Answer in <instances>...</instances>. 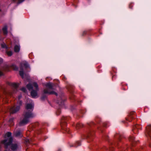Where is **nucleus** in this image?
I'll return each instance as SVG.
<instances>
[{
    "mask_svg": "<svg viewBox=\"0 0 151 151\" xmlns=\"http://www.w3.org/2000/svg\"><path fill=\"white\" fill-rule=\"evenodd\" d=\"M101 119L100 118L96 119L95 121L97 123V125L93 122L87 123L85 137L87 139L88 142L92 141L94 138L95 129L97 128L102 132V128L103 127H107V123L102 122H101Z\"/></svg>",
    "mask_w": 151,
    "mask_h": 151,
    "instance_id": "obj_1",
    "label": "nucleus"
},
{
    "mask_svg": "<svg viewBox=\"0 0 151 151\" xmlns=\"http://www.w3.org/2000/svg\"><path fill=\"white\" fill-rule=\"evenodd\" d=\"M56 96V102L59 107L57 109L56 114L59 115L61 113L60 108H65V102L66 100V97L65 95H55Z\"/></svg>",
    "mask_w": 151,
    "mask_h": 151,
    "instance_id": "obj_2",
    "label": "nucleus"
},
{
    "mask_svg": "<svg viewBox=\"0 0 151 151\" xmlns=\"http://www.w3.org/2000/svg\"><path fill=\"white\" fill-rule=\"evenodd\" d=\"M71 119V118L69 116H63L61 118V120L60 122V125L62 129V132L63 133H67L70 135L71 132L68 128H66L67 125V121H68ZM70 137L72 136L70 135Z\"/></svg>",
    "mask_w": 151,
    "mask_h": 151,
    "instance_id": "obj_3",
    "label": "nucleus"
},
{
    "mask_svg": "<svg viewBox=\"0 0 151 151\" xmlns=\"http://www.w3.org/2000/svg\"><path fill=\"white\" fill-rule=\"evenodd\" d=\"M13 138L11 137L9 139V141L7 142L6 139H4L1 141L2 143L4 144L6 147L8 146H11L10 148L13 151H15L18 149V145L17 143H13Z\"/></svg>",
    "mask_w": 151,
    "mask_h": 151,
    "instance_id": "obj_4",
    "label": "nucleus"
},
{
    "mask_svg": "<svg viewBox=\"0 0 151 151\" xmlns=\"http://www.w3.org/2000/svg\"><path fill=\"white\" fill-rule=\"evenodd\" d=\"M114 139L113 142H109L110 147H109L110 150L114 151V149L113 145L115 146H119V142H121L122 136L120 134L116 133L114 136Z\"/></svg>",
    "mask_w": 151,
    "mask_h": 151,
    "instance_id": "obj_5",
    "label": "nucleus"
},
{
    "mask_svg": "<svg viewBox=\"0 0 151 151\" xmlns=\"http://www.w3.org/2000/svg\"><path fill=\"white\" fill-rule=\"evenodd\" d=\"M34 108V106L31 104H27L25 107V110L23 114H27L33 117H35V114L33 112Z\"/></svg>",
    "mask_w": 151,
    "mask_h": 151,
    "instance_id": "obj_6",
    "label": "nucleus"
},
{
    "mask_svg": "<svg viewBox=\"0 0 151 151\" xmlns=\"http://www.w3.org/2000/svg\"><path fill=\"white\" fill-rule=\"evenodd\" d=\"M22 105V101H17L16 105L12 106L10 109V111L11 114H13L17 113L20 109V107Z\"/></svg>",
    "mask_w": 151,
    "mask_h": 151,
    "instance_id": "obj_7",
    "label": "nucleus"
},
{
    "mask_svg": "<svg viewBox=\"0 0 151 151\" xmlns=\"http://www.w3.org/2000/svg\"><path fill=\"white\" fill-rule=\"evenodd\" d=\"M46 86L47 88L44 90L45 93H48L50 94H57L54 91V89L53 85L50 83H47Z\"/></svg>",
    "mask_w": 151,
    "mask_h": 151,
    "instance_id": "obj_8",
    "label": "nucleus"
},
{
    "mask_svg": "<svg viewBox=\"0 0 151 151\" xmlns=\"http://www.w3.org/2000/svg\"><path fill=\"white\" fill-rule=\"evenodd\" d=\"M23 116L24 117L23 119L20 121L18 123V125L19 127L26 125L29 122V119L34 117L24 114H23Z\"/></svg>",
    "mask_w": 151,
    "mask_h": 151,
    "instance_id": "obj_9",
    "label": "nucleus"
},
{
    "mask_svg": "<svg viewBox=\"0 0 151 151\" xmlns=\"http://www.w3.org/2000/svg\"><path fill=\"white\" fill-rule=\"evenodd\" d=\"M145 135L148 139H151V126L148 125L146 127Z\"/></svg>",
    "mask_w": 151,
    "mask_h": 151,
    "instance_id": "obj_10",
    "label": "nucleus"
},
{
    "mask_svg": "<svg viewBox=\"0 0 151 151\" xmlns=\"http://www.w3.org/2000/svg\"><path fill=\"white\" fill-rule=\"evenodd\" d=\"M33 127L34 130H35L38 134H40L42 132V130L41 127L39 126L38 122H36L33 125Z\"/></svg>",
    "mask_w": 151,
    "mask_h": 151,
    "instance_id": "obj_11",
    "label": "nucleus"
},
{
    "mask_svg": "<svg viewBox=\"0 0 151 151\" xmlns=\"http://www.w3.org/2000/svg\"><path fill=\"white\" fill-rule=\"evenodd\" d=\"M136 116L134 111H132L129 113L128 114V117L126 118V119L127 121L130 122L133 119L136 118Z\"/></svg>",
    "mask_w": 151,
    "mask_h": 151,
    "instance_id": "obj_12",
    "label": "nucleus"
},
{
    "mask_svg": "<svg viewBox=\"0 0 151 151\" xmlns=\"http://www.w3.org/2000/svg\"><path fill=\"white\" fill-rule=\"evenodd\" d=\"M141 125L138 124H135L133 126L132 130L134 134H137L138 133V130L141 129Z\"/></svg>",
    "mask_w": 151,
    "mask_h": 151,
    "instance_id": "obj_13",
    "label": "nucleus"
},
{
    "mask_svg": "<svg viewBox=\"0 0 151 151\" xmlns=\"http://www.w3.org/2000/svg\"><path fill=\"white\" fill-rule=\"evenodd\" d=\"M5 138L4 139H6L7 142L9 141V139L11 137L13 138L12 136V133L10 132H7L4 136Z\"/></svg>",
    "mask_w": 151,
    "mask_h": 151,
    "instance_id": "obj_14",
    "label": "nucleus"
},
{
    "mask_svg": "<svg viewBox=\"0 0 151 151\" xmlns=\"http://www.w3.org/2000/svg\"><path fill=\"white\" fill-rule=\"evenodd\" d=\"M11 85L12 86L13 88V89H14L12 93H16L15 92L17 91V88L18 87V85L16 83H11Z\"/></svg>",
    "mask_w": 151,
    "mask_h": 151,
    "instance_id": "obj_15",
    "label": "nucleus"
},
{
    "mask_svg": "<svg viewBox=\"0 0 151 151\" xmlns=\"http://www.w3.org/2000/svg\"><path fill=\"white\" fill-rule=\"evenodd\" d=\"M129 141L132 142V146H134V145L137 142V141L135 140V138L134 137L130 136L129 138Z\"/></svg>",
    "mask_w": 151,
    "mask_h": 151,
    "instance_id": "obj_16",
    "label": "nucleus"
},
{
    "mask_svg": "<svg viewBox=\"0 0 151 151\" xmlns=\"http://www.w3.org/2000/svg\"><path fill=\"white\" fill-rule=\"evenodd\" d=\"M69 98L72 102L75 101L77 102H79L78 100L76 99L75 95H70V96H69Z\"/></svg>",
    "mask_w": 151,
    "mask_h": 151,
    "instance_id": "obj_17",
    "label": "nucleus"
},
{
    "mask_svg": "<svg viewBox=\"0 0 151 151\" xmlns=\"http://www.w3.org/2000/svg\"><path fill=\"white\" fill-rule=\"evenodd\" d=\"M81 145V141H77L74 144H72L71 145H70V147H77L78 146Z\"/></svg>",
    "mask_w": 151,
    "mask_h": 151,
    "instance_id": "obj_18",
    "label": "nucleus"
},
{
    "mask_svg": "<svg viewBox=\"0 0 151 151\" xmlns=\"http://www.w3.org/2000/svg\"><path fill=\"white\" fill-rule=\"evenodd\" d=\"M73 125L77 129H78L83 127V124L79 123H78L76 124H74Z\"/></svg>",
    "mask_w": 151,
    "mask_h": 151,
    "instance_id": "obj_19",
    "label": "nucleus"
},
{
    "mask_svg": "<svg viewBox=\"0 0 151 151\" xmlns=\"http://www.w3.org/2000/svg\"><path fill=\"white\" fill-rule=\"evenodd\" d=\"M7 29V27L6 25L4 26L2 29L3 33L5 35H6L8 34V31Z\"/></svg>",
    "mask_w": 151,
    "mask_h": 151,
    "instance_id": "obj_20",
    "label": "nucleus"
},
{
    "mask_svg": "<svg viewBox=\"0 0 151 151\" xmlns=\"http://www.w3.org/2000/svg\"><path fill=\"white\" fill-rule=\"evenodd\" d=\"M86 112L85 110H81L80 111V114H77L78 116L79 117H82L83 116V115Z\"/></svg>",
    "mask_w": 151,
    "mask_h": 151,
    "instance_id": "obj_21",
    "label": "nucleus"
},
{
    "mask_svg": "<svg viewBox=\"0 0 151 151\" xmlns=\"http://www.w3.org/2000/svg\"><path fill=\"white\" fill-rule=\"evenodd\" d=\"M67 88L68 90L70 91V92H72L73 91L74 88L73 86L70 85H68L67 86Z\"/></svg>",
    "mask_w": 151,
    "mask_h": 151,
    "instance_id": "obj_22",
    "label": "nucleus"
},
{
    "mask_svg": "<svg viewBox=\"0 0 151 151\" xmlns=\"http://www.w3.org/2000/svg\"><path fill=\"white\" fill-rule=\"evenodd\" d=\"M14 50L15 52H18L20 50L19 46L17 45H16L14 46Z\"/></svg>",
    "mask_w": 151,
    "mask_h": 151,
    "instance_id": "obj_23",
    "label": "nucleus"
},
{
    "mask_svg": "<svg viewBox=\"0 0 151 151\" xmlns=\"http://www.w3.org/2000/svg\"><path fill=\"white\" fill-rule=\"evenodd\" d=\"M15 136L17 137H22V135L21 132L19 131L16 132L15 133Z\"/></svg>",
    "mask_w": 151,
    "mask_h": 151,
    "instance_id": "obj_24",
    "label": "nucleus"
},
{
    "mask_svg": "<svg viewBox=\"0 0 151 151\" xmlns=\"http://www.w3.org/2000/svg\"><path fill=\"white\" fill-rule=\"evenodd\" d=\"M22 65L24 66L26 68H27L29 67L28 63L26 61H24L22 63Z\"/></svg>",
    "mask_w": 151,
    "mask_h": 151,
    "instance_id": "obj_25",
    "label": "nucleus"
},
{
    "mask_svg": "<svg viewBox=\"0 0 151 151\" xmlns=\"http://www.w3.org/2000/svg\"><path fill=\"white\" fill-rule=\"evenodd\" d=\"M27 87L29 90H32L33 88V87L30 83H29L27 84Z\"/></svg>",
    "mask_w": 151,
    "mask_h": 151,
    "instance_id": "obj_26",
    "label": "nucleus"
},
{
    "mask_svg": "<svg viewBox=\"0 0 151 151\" xmlns=\"http://www.w3.org/2000/svg\"><path fill=\"white\" fill-rule=\"evenodd\" d=\"M47 95H42L40 97V100L41 101H44L47 99Z\"/></svg>",
    "mask_w": 151,
    "mask_h": 151,
    "instance_id": "obj_27",
    "label": "nucleus"
},
{
    "mask_svg": "<svg viewBox=\"0 0 151 151\" xmlns=\"http://www.w3.org/2000/svg\"><path fill=\"white\" fill-rule=\"evenodd\" d=\"M11 68L14 70H17L18 69V67L15 65H12Z\"/></svg>",
    "mask_w": 151,
    "mask_h": 151,
    "instance_id": "obj_28",
    "label": "nucleus"
},
{
    "mask_svg": "<svg viewBox=\"0 0 151 151\" xmlns=\"http://www.w3.org/2000/svg\"><path fill=\"white\" fill-rule=\"evenodd\" d=\"M139 150L140 151L142 150L143 151H146V147L145 146H142L139 149Z\"/></svg>",
    "mask_w": 151,
    "mask_h": 151,
    "instance_id": "obj_29",
    "label": "nucleus"
},
{
    "mask_svg": "<svg viewBox=\"0 0 151 151\" xmlns=\"http://www.w3.org/2000/svg\"><path fill=\"white\" fill-rule=\"evenodd\" d=\"M39 95H29L30 97L32 98L36 99L39 97Z\"/></svg>",
    "mask_w": 151,
    "mask_h": 151,
    "instance_id": "obj_30",
    "label": "nucleus"
},
{
    "mask_svg": "<svg viewBox=\"0 0 151 151\" xmlns=\"http://www.w3.org/2000/svg\"><path fill=\"white\" fill-rule=\"evenodd\" d=\"M7 55L9 56H12V51H8L6 52Z\"/></svg>",
    "mask_w": 151,
    "mask_h": 151,
    "instance_id": "obj_31",
    "label": "nucleus"
},
{
    "mask_svg": "<svg viewBox=\"0 0 151 151\" xmlns=\"http://www.w3.org/2000/svg\"><path fill=\"white\" fill-rule=\"evenodd\" d=\"M33 85L34 86L36 90H37L38 89V85L36 83L34 82L33 83Z\"/></svg>",
    "mask_w": 151,
    "mask_h": 151,
    "instance_id": "obj_32",
    "label": "nucleus"
},
{
    "mask_svg": "<svg viewBox=\"0 0 151 151\" xmlns=\"http://www.w3.org/2000/svg\"><path fill=\"white\" fill-rule=\"evenodd\" d=\"M19 75L23 78H24V72L23 71H19Z\"/></svg>",
    "mask_w": 151,
    "mask_h": 151,
    "instance_id": "obj_33",
    "label": "nucleus"
},
{
    "mask_svg": "<svg viewBox=\"0 0 151 151\" xmlns=\"http://www.w3.org/2000/svg\"><path fill=\"white\" fill-rule=\"evenodd\" d=\"M31 94H37L36 91L33 90L31 92Z\"/></svg>",
    "mask_w": 151,
    "mask_h": 151,
    "instance_id": "obj_34",
    "label": "nucleus"
},
{
    "mask_svg": "<svg viewBox=\"0 0 151 151\" xmlns=\"http://www.w3.org/2000/svg\"><path fill=\"white\" fill-rule=\"evenodd\" d=\"M87 32L86 31H85L83 32L82 34V36H83L86 35L87 33Z\"/></svg>",
    "mask_w": 151,
    "mask_h": 151,
    "instance_id": "obj_35",
    "label": "nucleus"
},
{
    "mask_svg": "<svg viewBox=\"0 0 151 151\" xmlns=\"http://www.w3.org/2000/svg\"><path fill=\"white\" fill-rule=\"evenodd\" d=\"M14 120V118H11L9 119V122L10 123H12V122H13V121Z\"/></svg>",
    "mask_w": 151,
    "mask_h": 151,
    "instance_id": "obj_36",
    "label": "nucleus"
},
{
    "mask_svg": "<svg viewBox=\"0 0 151 151\" xmlns=\"http://www.w3.org/2000/svg\"><path fill=\"white\" fill-rule=\"evenodd\" d=\"M103 138L105 139L106 140L108 141V137L107 135H104L103 136Z\"/></svg>",
    "mask_w": 151,
    "mask_h": 151,
    "instance_id": "obj_37",
    "label": "nucleus"
},
{
    "mask_svg": "<svg viewBox=\"0 0 151 151\" xmlns=\"http://www.w3.org/2000/svg\"><path fill=\"white\" fill-rule=\"evenodd\" d=\"M1 47L2 48H7L6 45V44L4 43L2 44H1Z\"/></svg>",
    "mask_w": 151,
    "mask_h": 151,
    "instance_id": "obj_38",
    "label": "nucleus"
},
{
    "mask_svg": "<svg viewBox=\"0 0 151 151\" xmlns=\"http://www.w3.org/2000/svg\"><path fill=\"white\" fill-rule=\"evenodd\" d=\"M21 90L24 92H25L26 91V89L24 87H22L21 89Z\"/></svg>",
    "mask_w": 151,
    "mask_h": 151,
    "instance_id": "obj_39",
    "label": "nucleus"
},
{
    "mask_svg": "<svg viewBox=\"0 0 151 151\" xmlns=\"http://www.w3.org/2000/svg\"><path fill=\"white\" fill-rule=\"evenodd\" d=\"M22 97V95H19L18 98V100L17 101V102L18 101H21V100H20V99H21V98Z\"/></svg>",
    "mask_w": 151,
    "mask_h": 151,
    "instance_id": "obj_40",
    "label": "nucleus"
},
{
    "mask_svg": "<svg viewBox=\"0 0 151 151\" xmlns=\"http://www.w3.org/2000/svg\"><path fill=\"white\" fill-rule=\"evenodd\" d=\"M32 141V139H31L30 140L27 139L26 140V142H27V143H30Z\"/></svg>",
    "mask_w": 151,
    "mask_h": 151,
    "instance_id": "obj_41",
    "label": "nucleus"
},
{
    "mask_svg": "<svg viewBox=\"0 0 151 151\" xmlns=\"http://www.w3.org/2000/svg\"><path fill=\"white\" fill-rule=\"evenodd\" d=\"M75 109V106H70V109L72 111Z\"/></svg>",
    "mask_w": 151,
    "mask_h": 151,
    "instance_id": "obj_42",
    "label": "nucleus"
},
{
    "mask_svg": "<svg viewBox=\"0 0 151 151\" xmlns=\"http://www.w3.org/2000/svg\"><path fill=\"white\" fill-rule=\"evenodd\" d=\"M3 75V73L1 71H0V76H2V75Z\"/></svg>",
    "mask_w": 151,
    "mask_h": 151,
    "instance_id": "obj_43",
    "label": "nucleus"
},
{
    "mask_svg": "<svg viewBox=\"0 0 151 151\" xmlns=\"http://www.w3.org/2000/svg\"><path fill=\"white\" fill-rule=\"evenodd\" d=\"M131 150L130 151H138V150H134V149H131Z\"/></svg>",
    "mask_w": 151,
    "mask_h": 151,
    "instance_id": "obj_44",
    "label": "nucleus"
},
{
    "mask_svg": "<svg viewBox=\"0 0 151 151\" xmlns=\"http://www.w3.org/2000/svg\"><path fill=\"white\" fill-rule=\"evenodd\" d=\"M103 149H105V150H107L108 148L106 147H104Z\"/></svg>",
    "mask_w": 151,
    "mask_h": 151,
    "instance_id": "obj_45",
    "label": "nucleus"
},
{
    "mask_svg": "<svg viewBox=\"0 0 151 151\" xmlns=\"http://www.w3.org/2000/svg\"><path fill=\"white\" fill-rule=\"evenodd\" d=\"M149 146L150 147H151V143L149 144Z\"/></svg>",
    "mask_w": 151,
    "mask_h": 151,
    "instance_id": "obj_46",
    "label": "nucleus"
},
{
    "mask_svg": "<svg viewBox=\"0 0 151 151\" xmlns=\"http://www.w3.org/2000/svg\"><path fill=\"white\" fill-rule=\"evenodd\" d=\"M1 62H2V60L1 59H0V63Z\"/></svg>",
    "mask_w": 151,
    "mask_h": 151,
    "instance_id": "obj_47",
    "label": "nucleus"
},
{
    "mask_svg": "<svg viewBox=\"0 0 151 151\" xmlns=\"http://www.w3.org/2000/svg\"><path fill=\"white\" fill-rule=\"evenodd\" d=\"M58 151H61V149H59L58 150Z\"/></svg>",
    "mask_w": 151,
    "mask_h": 151,
    "instance_id": "obj_48",
    "label": "nucleus"
},
{
    "mask_svg": "<svg viewBox=\"0 0 151 151\" xmlns=\"http://www.w3.org/2000/svg\"><path fill=\"white\" fill-rule=\"evenodd\" d=\"M121 149H122H122L123 150H122V151H124V149L122 148H121Z\"/></svg>",
    "mask_w": 151,
    "mask_h": 151,
    "instance_id": "obj_49",
    "label": "nucleus"
},
{
    "mask_svg": "<svg viewBox=\"0 0 151 151\" xmlns=\"http://www.w3.org/2000/svg\"><path fill=\"white\" fill-rule=\"evenodd\" d=\"M122 150V149H121V150H120V151H122V150Z\"/></svg>",
    "mask_w": 151,
    "mask_h": 151,
    "instance_id": "obj_50",
    "label": "nucleus"
},
{
    "mask_svg": "<svg viewBox=\"0 0 151 151\" xmlns=\"http://www.w3.org/2000/svg\"><path fill=\"white\" fill-rule=\"evenodd\" d=\"M41 149H40V151H41Z\"/></svg>",
    "mask_w": 151,
    "mask_h": 151,
    "instance_id": "obj_51",
    "label": "nucleus"
},
{
    "mask_svg": "<svg viewBox=\"0 0 151 151\" xmlns=\"http://www.w3.org/2000/svg\"><path fill=\"white\" fill-rule=\"evenodd\" d=\"M46 138L44 139V140H45Z\"/></svg>",
    "mask_w": 151,
    "mask_h": 151,
    "instance_id": "obj_52",
    "label": "nucleus"
},
{
    "mask_svg": "<svg viewBox=\"0 0 151 151\" xmlns=\"http://www.w3.org/2000/svg\"><path fill=\"white\" fill-rule=\"evenodd\" d=\"M120 147H118V148H120Z\"/></svg>",
    "mask_w": 151,
    "mask_h": 151,
    "instance_id": "obj_53",
    "label": "nucleus"
},
{
    "mask_svg": "<svg viewBox=\"0 0 151 151\" xmlns=\"http://www.w3.org/2000/svg\"><path fill=\"white\" fill-rule=\"evenodd\" d=\"M0 11H1V10H0Z\"/></svg>",
    "mask_w": 151,
    "mask_h": 151,
    "instance_id": "obj_54",
    "label": "nucleus"
}]
</instances>
